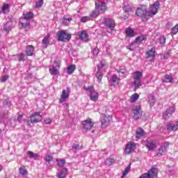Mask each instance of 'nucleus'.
<instances>
[{
	"mask_svg": "<svg viewBox=\"0 0 178 178\" xmlns=\"http://www.w3.org/2000/svg\"><path fill=\"white\" fill-rule=\"evenodd\" d=\"M133 85L134 86L135 90L140 88L142 86L141 79H143V72L140 71L135 72L133 74Z\"/></svg>",
	"mask_w": 178,
	"mask_h": 178,
	"instance_id": "obj_1",
	"label": "nucleus"
},
{
	"mask_svg": "<svg viewBox=\"0 0 178 178\" xmlns=\"http://www.w3.org/2000/svg\"><path fill=\"white\" fill-rule=\"evenodd\" d=\"M30 120L26 122L27 126H30L31 123L34 124V123H40L41 120H42V115L40 113V112L33 113L31 115Z\"/></svg>",
	"mask_w": 178,
	"mask_h": 178,
	"instance_id": "obj_2",
	"label": "nucleus"
},
{
	"mask_svg": "<svg viewBox=\"0 0 178 178\" xmlns=\"http://www.w3.org/2000/svg\"><path fill=\"white\" fill-rule=\"evenodd\" d=\"M137 16L142 17V19H146L148 20L149 19V13L147 10V7L143 6L140 8H138L136 12Z\"/></svg>",
	"mask_w": 178,
	"mask_h": 178,
	"instance_id": "obj_3",
	"label": "nucleus"
},
{
	"mask_svg": "<svg viewBox=\"0 0 178 178\" xmlns=\"http://www.w3.org/2000/svg\"><path fill=\"white\" fill-rule=\"evenodd\" d=\"M58 41H62L63 42H66L72 38V35L67 33L66 31H59L57 33Z\"/></svg>",
	"mask_w": 178,
	"mask_h": 178,
	"instance_id": "obj_4",
	"label": "nucleus"
},
{
	"mask_svg": "<svg viewBox=\"0 0 178 178\" xmlns=\"http://www.w3.org/2000/svg\"><path fill=\"white\" fill-rule=\"evenodd\" d=\"M70 95V88L67 87L66 90H63L59 99V103L63 104V102H66L69 99Z\"/></svg>",
	"mask_w": 178,
	"mask_h": 178,
	"instance_id": "obj_5",
	"label": "nucleus"
},
{
	"mask_svg": "<svg viewBox=\"0 0 178 178\" xmlns=\"http://www.w3.org/2000/svg\"><path fill=\"white\" fill-rule=\"evenodd\" d=\"M132 112L134 115V119L135 120H138L143 116V111H141V106H135L132 108Z\"/></svg>",
	"mask_w": 178,
	"mask_h": 178,
	"instance_id": "obj_6",
	"label": "nucleus"
},
{
	"mask_svg": "<svg viewBox=\"0 0 178 178\" xmlns=\"http://www.w3.org/2000/svg\"><path fill=\"white\" fill-rule=\"evenodd\" d=\"M157 175L156 168H153L147 173L143 174L139 178H154L156 177Z\"/></svg>",
	"mask_w": 178,
	"mask_h": 178,
	"instance_id": "obj_7",
	"label": "nucleus"
},
{
	"mask_svg": "<svg viewBox=\"0 0 178 178\" xmlns=\"http://www.w3.org/2000/svg\"><path fill=\"white\" fill-rule=\"evenodd\" d=\"M103 23L106 25V27L110 29L111 30H113L116 26V23L115 22V19L112 18H104Z\"/></svg>",
	"mask_w": 178,
	"mask_h": 178,
	"instance_id": "obj_8",
	"label": "nucleus"
},
{
	"mask_svg": "<svg viewBox=\"0 0 178 178\" xmlns=\"http://www.w3.org/2000/svg\"><path fill=\"white\" fill-rule=\"evenodd\" d=\"M95 9L96 10H99L100 13H104L105 10H106V4L99 0H97L95 1Z\"/></svg>",
	"mask_w": 178,
	"mask_h": 178,
	"instance_id": "obj_9",
	"label": "nucleus"
},
{
	"mask_svg": "<svg viewBox=\"0 0 178 178\" xmlns=\"http://www.w3.org/2000/svg\"><path fill=\"white\" fill-rule=\"evenodd\" d=\"M134 149H136V143L133 142H129L125 146L124 153L125 155H129L131 154Z\"/></svg>",
	"mask_w": 178,
	"mask_h": 178,
	"instance_id": "obj_10",
	"label": "nucleus"
},
{
	"mask_svg": "<svg viewBox=\"0 0 178 178\" xmlns=\"http://www.w3.org/2000/svg\"><path fill=\"white\" fill-rule=\"evenodd\" d=\"M159 2H155L153 5L150 6V9L148 13H149V17H152V16H155L158 13V9H159Z\"/></svg>",
	"mask_w": 178,
	"mask_h": 178,
	"instance_id": "obj_11",
	"label": "nucleus"
},
{
	"mask_svg": "<svg viewBox=\"0 0 178 178\" xmlns=\"http://www.w3.org/2000/svg\"><path fill=\"white\" fill-rule=\"evenodd\" d=\"M175 111H176L175 106L172 105L170 106L163 114V119H169L172 114L174 113Z\"/></svg>",
	"mask_w": 178,
	"mask_h": 178,
	"instance_id": "obj_12",
	"label": "nucleus"
},
{
	"mask_svg": "<svg viewBox=\"0 0 178 178\" xmlns=\"http://www.w3.org/2000/svg\"><path fill=\"white\" fill-rule=\"evenodd\" d=\"M146 59L149 62H152V60L155 58V47H152L150 50L145 53Z\"/></svg>",
	"mask_w": 178,
	"mask_h": 178,
	"instance_id": "obj_13",
	"label": "nucleus"
},
{
	"mask_svg": "<svg viewBox=\"0 0 178 178\" xmlns=\"http://www.w3.org/2000/svg\"><path fill=\"white\" fill-rule=\"evenodd\" d=\"M87 91H90V98L91 101H97L98 100V92L94 91V88L92 86H90L87 88Z\"/></svg>",
	"mask_w": 178,
	"mask_h": 178,
	"instance_id": "obj_14",
	"label": "nucleus"
},
{
	"mask_svg": "<svg viewBox=\"0 0 178 178\" xmlns=\"http://www.w3.org/2000/svg\"><path fill=\"white\" fill-rule=\"evenodd\" d=\"M82 124L85 130H90V129H91L92 126H94V122L91 120V119L88 118L84 120L82 122Z\"/></svg>",
	"mask_w": 178,
	"mask_h": 178,
	"instance_id": "obj_15",
	"label": "nucleus"
},
{
	"mask_svg": "<svg viewBox=\"0 0 178 178\" xmlns=\"http://www.w3.org/2000/svg\"><path fill=\"white\" fill-rule=\"evenodd\" d=\"M111 120H112V117L109 115H104L102 120V127H106V126H109V124L111 123Z\"/></svg>",
	"mask_w": 178,
	"mask_h": 178,
	"instance_id": "obj_16",
	"label": "nucleus"
},
{
	"mask_svg": "<svg viewBox=\"0 0 178 178\" xmlns=\"http://www.w3.org/2000/svg\"><path fill=\"white\" fill-rule=\"evenodd\" d=\"M169 142H165L163 145H162L160 149H159V152L157 153L158 156H162L163 152H166V149L169 147Z\"/></svg>",
	"mask_w": 178,
	"mask_h": 178,
	"instance_id": "obj_17",
	"label": "nucleus"
},
{
	"mask_svg": "<svg viewBox=\"0 0 178 178\" xmlns=\"http://www.w3.org/2000/svg\"><path fill=\"white\" fill-rule=\"evenodd\" d=\"M145 147L147 148V149L151 151L156 148V143L154 140H149L146 143Z\"/></svg>",
	"mask_w": 178,
	"mask_h": 178,
	"instance_id": "obj_18",
	"label": "nucleus"
},
{
	"mask_svg": "<svg viewBox=\"0 0 178 178\" xmlns=\"http://www.w3.org/2000/svg\"><path fill=\"white\" fill-rule=\"evenodd\" d=\"M144 134H145L144 129L141 128H138L136 132V138L137 140H140V138H141L144 136Z\"/></svg>",
	"mask_w": 178,
	"mask_h": 178,
	"instance_id": "obj_19",
	"label": "nucleus"
},
{
	"mask_svg": "<svg viewBox=\"0 0 178 178\" xmlns=\"http://www.w3.org/2000/svg\"><path fill=\"white\" fill-rule=\"evenodd\" d=\"M119 81H120V78L118 77L117 75H113L109 80V82L115 86V84H119Z\"/></svg>",
	"mask_w": 178,
	"mask_h": 178,
	"instance_id": "obj_20",
	"label": "nucleus"
},
{
	"mask_svg": "<svg viewBox=\"0 0 178 178\" xmlns=\"http://www.w3.org/2000/svg\"><path fill=\"white\" fill-rule=\"evenodd\" d=\"M79 37L82 41H88V34L84 31L79 33Z\"/></svg>",
	"mask_w": 178,
	"mask_h": 178,
	"instance_id": "obj_21",
	"label": "nucleus"
},
{
	"mask_svg": "<svg viewBox=\"0 0 178 178\" xmlns=\"http://www.w3.org/2000/svg\"><path fill=\"white\" fill-rule=\"evenodd\" d=\"M26 52L27 56H33V54H34V47L32 45L27 46Z\"/></svg>",
	"mask_w": 178,
	"mask_h": 178,
	"instance_id": "obj_22",
	"label": "nucleus"
},
{
	"mask_svg": "<svg viewBox=\"0 0 178 178\" xmlns=\"http://www.w3.org/2000/svg\"><path fill=\"white\" fill-rule=\"evenodd\" d=\"M9 8H10V6L8 3H4L1 8V10H0V12H1V13H3L4 15L6 13H9Z\"/></svg>",
	"mask_w": 178,
	"mask_h": 178,
	"instance_id": "obj_23",
	"label": "nucleus"
},
{
	"mask_svg": "<svg viewBox=\"0 0 178 178\" xmlns=\"http://www.w3.org/2000/svg\"><path fill=\"white\" fill-rule=\"evenodd\" d=\"M125 33L127 35V37H134V35H136L134 30H133L131 28H127L125 30Z\"/></svg>",
	"mask_w": 178,
	"mask_h": 178,
	"instance_id": "obj_24",
	"label": "nucleus"
},
{
	"mask_svg": "<svg viewBox=\"0 0 178 178\" xmlns=\"http://www.w3.org/2000/svg\"><path fill=\"white\" fill-rule=\"evenodd\" d=\"M67 175V168H63L59 174L57 175V177L58 178H65Z\"/></svg>",
	"mask_w": 178,
	"mask_h": 178,
	"instance_id": "obj_25",
	"label": "nucleus"
},
{
	"mask_svg": "<svg viewBox=\"0 0 178 178\" xmlns=\"http://www.w3.org/2000/svg\"><path fill=\"white\" fill-rule=\"evenodd\" d=\"M167 129L170 131H176L178 129V121H177L175 124L172 126L168 125Z\"/></svg>",
	"mask_w": 178,
	"mask_h": 178,
	"instance_id": "obj_26",
	"label": "nucleus"
},
{
	"mask_svg": "<svg viewBox=\"0 0 178 178\" xmlns=\"http://www.w3.org/2000/svg\"><path fill=\"white\" fill-rule=\"evenodd\" d=\"M20 24L22 27H27V26L30 24V20L26 18H22L20 19Z\"/></svg>",
	"mask_w": 178,
	"mask_h": 178,
	"instance_id": "obj_27",
	"label": "nucleus"
},
{
	"mask_svg": "<svg viewBox=\"0 0 178 178\" xmlns=\"http://www.w3.org/2000/svg\"><path fill=\"white\" fill-rule=\"evenodd\" d=\"M19 175H22V176H26L29 172L27 171V169H26V166L22 165L19 169Z\"/></svg>",
	"mask_w": 178,
	"mask_h": 178,
	"instance_id": "obj_28",
	"label": "nucleus"
},
{
	"mask_svg": "<svg viewBox=\"0 0 178 178\" xmlns=\"http://www.w3.org/2000/svg\"><path fill=\"white\" fill-rule=\"evenodd\" d=\"M48 44H49V34H47V35L42 40L44 48H47V47H48Z\"/></svg>",
	"mask_w": 178,
	"mask_h": 178,
	"instance_id": "obj_29",
	"label": "nucleus"
},
{
	"mask_svg": "<svg viewBox=\"0 0 178 178\" xmlns=\"http://www.w3.org/2000/svg\"><path fill=\"white\" fill-rule=\"evenodd\" d=\"M74 70H76V65H71L67 67V74H72V73L74 72Z\"/></svg>",
	"mask_w": 178,
	"mask_h": 178,
	"instance_id": "obj_30",
	"label": "nucleus"
},
{
	"mask_svg": "<svg viewBox=\"0 0 178 178\" xmlns=\"http://www.w3.org/2000/svg\"><path fill=\"white\" fill-rule=\"evenodd\" d=\"M155 97H154V95H149L148 97V102L151 106H154V105L155 104Z\"/></svg>",
	"mask_w": 178,
	"mask_h": 178,
	"instance_id": "obj_31",
	"label": "nucleus"
},
{
	"mask_svg": "<svg viewBox=\"0 0 178 178\" xmlns=\"http://www.w3.org/2000/svg\"><path fill=\"white\" fill-rule=\"evenodd\" d=\"M128 49L130 51H134L137 48V42H132L130 44L127 46Z\"/></svg>",
	"mask_w": 178,
	"mask_h": 178,
	"instance_id": "obj_32",
	"label": "nucleus"
},
{
	"mask_svg": "<svg viewBox=\"0 0 178 178\" xmlns=\"http://www.w3.org/2000/svg\"><path fill=\"white\" fill-rule=\"evenodd\" d=\"M172 81H173V77L170 75H165L163 80V83H172Z\"/></svg>",
	"mask_w": 178,
	"mask_h": 178,
	"instance_id": "obj_33",
	"label": "nucleus"
},
{
	"mask_svg": "<svg viewBox=\"0 0 178 178\" xmlns=\"http://www.w3.org/2000/svg\"><path fill=\"white\" fill-rule=\"evenodd\" d=\"M138 98H140L138 94L134 93L131 96L130 102H136Z\"/></svg>",
	"mask_w": 178,
	"mask_h": 178,
	"instance_id": "obj_34",
	"label": "nucleus"
},
{
	"mask_svg": "<svg viewBox=\"0 0 178 178\" xmlns=\"http://www.w3.org/2000/svg\"><path fill=\"white\" fill-rule=\"evenodd\" d=\"M147 40V35H141L140 36H138L136 39V42H141L142 41H145Z\"/></svg>",
	"mask_w": 178,
	"mask_h": 178,
	"instance_id": "obj_35",
	"label": "nucleus"
},
{
	"mask_svg": "<svg viewBox=\"0 0 178 178\" xmlns=\"http://www.w3.org/2000/svg\"><path fill=\"white\" fill-rule=\"evenodd\" d=\"M49 72L51 74L54 76H56L59 74V71H58V68H56L55 67H53L52 69H49Z\"/></svg>",
	"mask_w": 178,
	"mask_h": 178,
	"instance_id": "obj_36",
	"label": "nucleus"
},
{
	"mask_svg": "<svg viewBox=\"0 0 178 178\" xmlns=\"http://www.w3.org/2000/svg\"><path fill=\"white\" fill-rule=\"evenodd\" d=\"M33 16H34V15L31 12H28L26 14H24V18L26 19L27 20H30V19H33Z\"/></svg>",
	"mask_w": 178,
	"mask_h": 178,
	"instance_id": "obj_37",
	"label": "nucleus"
},
{
	"mask_svg": "<svg viewBox=\"0 0 178 178\" xmlns=\"http://www.w3.org/2000/svg\"><path fill=\"white\" fill-rule=\"evenodd\" d=\"M131 168V164H129V165L125 168V170L122 172V177H124L130 172Z\"/></svg>",
	"mask_w": 178,
	"mask_h": 178,
	"instance_id": "obj_38",
	"label": "nucleus"
},
{
	"mask_svg": "<svg viewBox=\"0 0 178 178\" xmlns=\"http://www.w3.org/2000/svg\"><path fill=\"white\" fill-rule=\"evenodd\" d=\"M56 162L60 168H63V166H65V163H66V161L63 159H56Z\"/></svg>",
	"mask_w": 178,
	"mask_h": 178,
	"instance_id": "obj_39",
	"label": "nucleus"
},
{
	"mask_svg": "<svg viewBox=\"0 0 178 178\" xmlns=\"http://www.w3.org/2000/svg\"><path fill=\"white\" fill-rule=\"evenodd\" d=\"M28 155L29 158L33 159H37L38 158V154L33 152H28Z\"/></svg>",
	"mask_w": 178,
	"mask_h": 178,
	"instance_id": "obj_40",
	"label": "nucleus"
},
{
	"mask_svg": "<svg viewBox=\"0 0 178 178\" xmlns=\"http://www.w3.org/2000/svg\"><path fill=\"white\" fill-rule=\"evenodd\" d=\"M96 77H97L99 83H101V80H102L103 77V74L101 70H98L97 72L96 73Z\"/></svg>",
	"mask_w": 178,
	"mask_h": 178,
	"instance_id": "obj_41",
	"label": "nucleus"
},
{
	"mask_svg": "<svg viewBox=\"0 0 178 178\" xmlns=\"http://www.w3.org/2000/svg\"><path fill=\"white\" fill-rule=\"evenodd\" d=\"M15 56H17V58H18V60L19 62H22L24 60V54H23V53H21L19 54H17L15 55Z\"/></svg>",
	"mask_w": 178,
	"mask_h": 178,
	"instance_id": "obj_42",
	"label": "nucleus"
},
{
	"mask_svg": "<svg viewBox=\"0 0 178 178\" xmlns=\"http://www.w3.org/2000/svg\"><path fill=\"white\" fill-rule=\"evenodd\" d=\"M98 15H99V11L97 9H95V10H93L91 13H90V16L92 17H97Z\"/></svg>",
	"mask_w": 178,
	"mask_h": 178,
	"instance_id": "obj_43",
	"label": "nucleus"
},
{
	"mask_svg": "<svg viewBox=\"0 0 178 178\" xmlns=\"http://www.w3.org/2000/svg\"><path fill=\"white\" fill-rule=\"evenodd\" d=\"M123 10L124 12H131V6L129 4L124 5L123 6Z\"/></svg>",
	"mask_w": 178,
	"mask_h": 178,
	"instance_id": "obj_44",
	"label": "nucleus"
},
{
	"mask_svg": "<svg viewBox=\"0 0 178 178\" xmlns=\"http://www.w3.org/2000/svg\"><path fill=\"white\" fill-rule=\"evenodd\" d=\"M3 30L5 31L9 32V31L10 30V22H8L4 25Z\"/></svg>",
	"mask_w": 178,
	"mask_h": 178,
	"instance_id": "obj_45",
	"label": "nucleus"
},
{
	"mask_svg": "<svg viewBox=\"0 0 178 178\" xmlns=\"http://www.w3.org/2000/svg\"><path fill=\"white\" fill-rule=\"evenodd\" d=\"M72 149H74L75 151H79V149H83V146H80V145L74 144L72 145Z\"/></svg>",
	"mask_w": 178,
	"mask_h": 178,
	"instance_id": "obj_46",
	"label": "nucleus"
},
{
	"mask_svg": "<svg viewBox=\"0 0 178 178\" xmlns=\"http://www.w3.org/2000/svg\"><path fill=\"white\" fill-rule=\"evenodd\" d=\"M72 22V18H64L63 19V23L65 26H67Z\"/></svg>",
	"mask_w": 178,
	"mask_h": 178,
	"instance_id": "obj_47",
	"label": "nucleus"
},
{
	"mask_svg": "<svg viewBox=\"0 0 178 178\" xmlns=\"http://www.w3.org/2000/svg\"><path fill=\"white\" fill-rule=\"evenodd\" d=\"M165 42H166V38L165 36H161L159 38V43L161 45H163L165 44Z\"/></svg>",
	"mask_w": 178,
	"mask_h": 178,
	"instance_id": "obj_48",
	"label": "nucleus"
},
{
	"mask_svg": "<svg viewBox=\"0 0 178 178\" xmlns=\"http://www.w3.org/2000/svg\"><path fill=\"white\" fill-rule=\"evenodd\" d=\"M172 34H177L178 33V24L175 25L171 30Z\"/></svg>",
	"mask_w": 178,
	"mask_h": 178,
	"instance_id": "obj_49",
	"label": "nucleus"
},
{
	"mask_svg": "<svg viewBox=\"0 0 178 178\" xmlns=\"http://www.w3.org/2000/svg\"><path fill=\"white\" fill-rule=\"evenodd\" d=\"M106 165H111L113 163H115V159H107L106 160Z\"/></svg>",
	"mask_w": 178,
	"mask_h": 178,
	"instance_id": "obj_50",
	"label": "nucleus"
},
{
	"mask_svg": "<svg viewBox=\"0 0 178 178\" xmlns=\"http://www.w3.org/2000/svg\"><path fill=\"white\" fill-rule=\"evenodd\" d=\"M3 106H7L8 108H9V106L12 105V103L10 102V101L6 99L3 102Z\"/></svg>",
	"mask_w": 178,
	"mask_h": 178,
	"instance_id": "obj_51",
	"label": "nucleus"
},
{
	"mask_svg": "<svg viewBox=\"0 0 178 178\" xmlns=\"http://www.w3.org/2000/svg\"><path fill=\"white\" fill-rule=\"evenodd\" d=\"M44 5V0H39L36 2V8H41Z\"/></svg>",
	"mask_w": 178,
	"mask_h": 178,
	"instance_id": "obj_52",
	"label": "nucleus"
},
{
	"mask_svg": "<svg viewBox=\"0 0 178 178\" xmlns=\"http://www.w3.org/2000/svg\"><path fill=\"white\" fill-rule=\"evenodd\" d=\"M45 161H46V162H48V163H49V162H51V161H52V156L47 154L45 157Z\"/></svg>",
	"mask_w": 178,
	"mask_h": 178,
	"instance_id": "obj_53",
	"label": "nucleus"
},
{
	"mask_svg": "<svg viewBox=\"0 0 178 178\" xmlns=\"http://www.w3.org/2000/svg\"><path fill=\"white\" fill-rule=\"evenodd\" d=\"M53 67H56V69H59V67H60V64H59V63H58V61L54 60Z\"/></svg>",
	"mask_w": 178,
	"mask_h": 178,
	"instance_id": "obj_54",
	"label": "nucleus"
},
{
	"mask_svg": "<svg viewBox=\"0 0 178 178\" xmlns=\"http://www.w3.org/2000/svg\"><path fill=\"white\" fill-rule=\"evenodd\" d=\"M104 66H105V62L101 61L100 64L97 66L98 70H101Z\"/></svg>",
	"mask_w": 178,
	"mask_h": 178,
	"instance_id": "obj_55",
	"label": "nucleus"
},
{
	"mask_svg": "<svg viewBox=\"0 0 178 178\" xmlns=\"http://www.w3.org/2000/svg\"><path fill=\"white\" fill-rule=\"evenodd\" d=\"M8 79H9V75H6L2 76L1 81V83H5V81H6L8 80Z\"/></svg>",
	"mask_w": 178,
	"mask_h": 178,
	"instance_id": "obj_56",
	"label": "nucleus"
},
{
	"mask_svg": "<svg viewBox=\"0 0 178 178\" xmlns=\"http://www.w3.org/2000/svg\"><path fill=\"white\" fill-rule=\"evenodd\" d=\"M88 20H90V17H83L81 19V22H82V23H86V22H88Z\"/></svg>",
	"mask_w": 178,
	"mask_h": 178,
	"instance_id": "obj_57",
	"label": "nucleus"
},
{
	"mask_svg": "<svg viewBox=\"0 0 178 178\" xmlns=\"http://www.w3.org/2000/svg\"><path fill=\"white\" fill-rule=\"evenodd\" d=\"M45 124H51L52 123V120L51 118H47L44 120Z\"/></svg>",
	"mask_w": 178,
	"mask_h": 178,
	"instance_id": "obj_58",
	"label": "nucleus"
},
{
	"mask_svg": "<svg viewBox=\"0 0 178 178\" xmlns=\"http://www.w3.org/2000/svg\"><path fill=\"white\" fill-rule=\"evenodd\" d=\"M99 52V50L98 49V48H95L92 51V54H93V55H95V56H97V55H98Z\"/></svg>",
	"mask_w": 178,
	"mask_h": 178,
	"instance_id": "obj_59",
	"label": "nucleus"
},
{
	"mask_svg": "<svg viewBox=\"0 0 178 178\" xmlns=\"http://www.w3.org/2000/svg\"><path fill=\"white\" fill-rule=\"evenodd\" d=\"M168 56H170V51H168L164 54L163 59H168Z\"/></svg>",
	"mask_w": 178,
	"mask_h": 178,
	"instance_id": "obj_60",
	"label": "nucleus"
},
{
	"mask_svg": "<svg viewBox=\"0 0 178 178\" xmlns=\"http://www.w3.org/2000/svg\"><path fill=\"white\" fill-rule=\"evenodd\" d=\"M118 73L120 77H124V72L118 70Z\"/></svg>",
	"mask_w": 178,
	"mask_h": 178,
	"instance_id": "obj_61",
	"label": "nucleus"
},
{
	"mask_svg": "<svg viewBox=\"0 0 178 178\" xmlns=\"http://www.w3.org/2000/svg\"><path fill=\"white\" fill-rule=\"evenodd\" d=\"M120 72H122V73H126V68H124V67H122L121 68H120Z\"/></svg>",
	"mask_w": 178,
	"mask_h": 178,
	"instance_id": "obj_62",
	"label": "nucleus"
},
{
	"mask_svg": "<svg viewBox=\"0 0 178 178\" xmlns=\"http://www.w3.org/2000/svg\"><path fill=\"white\" fill-rule=\"evenodd\" d=\"M22 118H23V115H19L17 117V120L18 122H22Z\"/></svg>",
	"mask_w": 178,
	"mask_h": 178,
	"instance_id": "obj_63",
	"label": "nucleus"
},
{
	"mask_svg": "<svg viewBox=\"0 0 178 178\" xmlns=\"http://www.w3.org/2000/svg\"><path fill=\"white\" fill-rule=\"evenodd\" d=\"M2 170V165L0 164V172Z\"/></svg>",
	"mask_w": 178,
	"mask_h": 178,
	"instance_id": "obj_64",
	"label": "nucleus"
}]
</instances>
